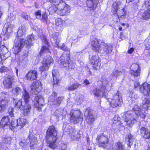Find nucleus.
Returning <instances> with one entry per match:
<instances>
[{"mask_svg":"<svg viewBox=\"0 0 150 150\" xmlns=\"http://www.w3.org/2000/svg\"><path fill=\"white\" fill-rule=\"evenodd\" d=\"M20 29H21L22 31L24 32V33L25 32L26 30V27L24 25L21 26V28Z\"/></svg>","mask_w":150,"mask_h":150,"instance_id":"e2e57ef3","label":"nucleus"},{"mask_svg":"<svg viewBox=\"0 0 150 150\" xmlns=\"http://www.w3.org/2000/svg\"><path fill=\"white\" fill-rule=\"evenodd\" d=\"M23 108L21 110L23 111V114L24 116H26L30 114L31 106L28 103H24L23 105Z\"/></svg>","mask_w":150,"mask_h":150,"instance_id":"393cba45","label":"nucleus"},{"mask_svg":"<svg viewBox=\"0 0 150 150\" xmlns=\"http://www.w3.org/2000/svg\"><path fill=\"white\" fill-rule=\"evenodd\" d=\"M103 52L104 54H110L111 53L112 49V45L110 44H104V45Z\"/></svg>","mask_w":150,"mask_h":150,"instance_id":"7c9ffc66","label":"nucleus"},{"mask_svg":"<svg viewBox=\"0 0 150 150\" xmlns=\"http://www.w3.org/2000/svg\"><path fill=\"white\" fill-rule=\"evenodd\" d=\"M70 12V8L68 5H66L62 10L57 12V14L61 16H65L69 14Z\"/></svg>","mask_w":150,"mask_h":150,"instance_id":"a878e982","label":"nucleus"},{"mask_svg":"<svg viewBox=\"0 0 150 150\" xmlns=\"http://www.w3.org/2000/svg\"><path fill=\"white\" fill-rule=\"evenodd\" d=\"M140 135L145 139L150 138V132L148 129L144 127H142L140 129Z\"/></svg>","mask_w":150,"mask_h":150,"instance_id":"412c9836","label":"nucleus"},{"mask_svg":"<svg viewBox=\"0 0 150 150\" xmlns=\"http://www.w3.org/2000/svg\"><path fill=\"white\" fill-rule=\"evenodd\" d=\"M40 38L42 42L44 43L45 44L47 45H48V42L45 35L42 34L41 36H40Z\"/></svg>","mask_w":150,"mask_h":150,"instance_id":"09e8293b","label":"nucleus"},{"mask_svg":"<svg viewBox=\"0 0 150 150\" xmlns=\"http://www.w3.org/2000/svg\"><path fill=\"white\" fill-rule=\"evenodd\" d=\"M13 109L11 108H9L8 110V112H9V115L11 117H12L13 116Z\"/></svg>","mask_w":150,"mask_h":150,"instance_id":"13d9d810","label":"nucleus"},{"mask_svg":"<svg viewBox=\"0 0 150 150\" xmlns=\"http://www.w3.org/2000/svg\"><path fill=\"white\" fill-rule=\"evenodd\" d=\"M7 69V67H1L0 70V72L2 73L6 71Z\"/></svg>","mask_w":150,"mask_h":150,"instance_id":"bf43d9fd","label":"nucleus"},{"mask_svg":"<svg viewBox=\"0 0 150 150\" xmlns=\"http://www.w3.org/2000/svg\"><path fill=\"white\" fill-rule=\"evenodd\" d=\"M113 150H126L124 145L121 142L115 143Z\"/></svg>","mask_w":150,"mask_h":150,"instance_id":"72a5a7b5","label":"nucleus"},{"mask_svg":"<svg viewBox=\"0 0 150 150\" xmlns=\"http://www.w3.org/2000/svg\"><path fill=\"white\" fill-rule=\"evenodd\" d=\"M65 21L60 18H58L56 20V25L60 27H62Z\"/></svg>","mask_w":150,"mask_h":150,"instance_id":"c03bdc74","label":"nucleus"},{"mask_svg":"<svg viewBox=\"0 0 150 150\" xmlns=\"http://www.w3.org/2000/svg\"><path fill=\"white\" fill-rule=\"evenodd\" d=\"M108 101L111 106L113 108L120 106L122 103V99L119 92L117 91L112 99L109 98Z\"/></svg>","mask_w":150,"mask_h":150,"instance_id":"39448f33","label":"nucleus"},{"mask_svg":"<svg viewBox=\"0 0 150 150\" xmlns=\"http://www.w3.org/2000/svg\"><path fill=\"white\" fill-rule=\"evenodd\" d=\"M69 54H63L60 58V62L63 67L66 69H69L72 68V64L70 63V60Z\"/></svg>","mask_w":150,"mask_h":150,"instance_id":"423d86ee","label":"nucleus"},{"mask_svg":"<svg viewBox=\"0 0 150 150\" xmlns=\"http://www.w3.org/2000/svg\"><path fill=\"white\" fill-rule=\"evenodd\" d=\"M4 140L5 141V143H8L11 140V138L10 137H7V138L4 139Z\"/></svg>","mask_w":150,"mask_h":150,"instance_id":"052dcab7","label":"nucleus"},{"mask_svg":"<svg viewBox=\"0 0 150 150\" xmlns=\"http://www.w3.org/2000/svg\"><path fill=\"white\" fill-rule=\"evenodd\" d=\"M140 91L144 95L150 96V85L144 83L140 87Z\"/></svg>","mask_w":150,"mask_h":150,"instance_id":"a211bd4d","label":"nucleus"},{"mask_svg":"<svg viewBox=\"0 0 150 150\" xmlns=\"http://www.w3.org/2000/svg\"><path fill=\"white\" fill-rule=\"evenodd\" d=\"M67 145L66 144L61 143L59 144L56 149L55 150H67Z\"/></svg>","mask_w":150,"mask_h":150,"instance_id":"49530a36","label":"nucleus"},{"mask_svg":"<svg viewBox=\"0 0 150 150\" xmlns=\"http://www.w3.org/2000/svg\"><path fill=\"white\" fill-rule=\"evenodd\" d=\"M21 17L26 20H28L30 17L25 13L23 12L21 14Z\"/></svg>","mask_w":150,"mask_h":150,"instance_id":"5fc2aeb1","label":"nucleus"},{"mask_svg":"<svg viewBox=\"0 0 150 150\" xmlns=\"http://www.w3.org/2000/svg\"><path fill=\"white\" fill-rule=\"evenodd\" d=\"M48 10L50 14H52L56 12L57 13V6L56 5L54 4H52L48 8Z\"/></svg>","mask_w":150,"mask_h":150,"instance_id":"4c0bfd02","label":"nucleus"},{"mask_svg":"<svg viewBox=\"0 0 150 150\" xmlns=\"http://www.w3.org/2000/svg\"><path fill=\"white\" fill-rule=\"evenodd\" d=\"M96 139L98 142V145L99 146L102 147L103 148H106L109 141L107 136L103 134L98 135Z\"/></svg>","mask_w":150,"mask_h":150,"instance_id":"1a4fd4ad","label":"nucleus"},{"mask_svg":"<svg viewBox=\"0 0 150 150\" xmlns=\"http://www.w3.org/2000/svg\"><path fill=\"white\" fill-rule=\"evenodd\" d=\"M49 52V49L47 47L43 46L40 51V53H47Z\"/></svg>","mask_w":150,"mask_h":150,"instance_id":"603ef678","label":"nucleus"},{"mask_svg":"<svg viewBox=\"0 0 150 150\" xmlns=\"http://www.w3.org/2000/svg\"><path fill=\"white\" fill-rule=\"evenodd\" d=\"M57 131L53 126H50L47 132L46 140L49 147L51 149H54L57 147L55 143L57 138Z\"/></svg>","mask_w":150,"mask_h":150,"instance_id":"7ed1b4c3","label":"nucleus"},{"mask_svg":"<svg viewBox=\"0 0 150 150\" xmlns=\"http://www.w3.org/2000/svg\"><path fill=\"white\" fill-rule=\"evenodd\" d=\"M62 1V0H49L50 2L54 3V4L56 5V6L61 2Z\"/></svg>","mask_w":150,"mask_h":150,"instance_id":"6e6d98bb","label":"nucleus"},{"mask_svg":"<svg viewBox=\"0 0 150 150\" xmlns=\"http://www.w3.org/2000/svg\"><path fill=\"white\" fill-rule=\"evenodd\" d=\"M57 5V12H58L59 11H60L61 10H62V9L64 8L66 6V5H67L66 4V3L63 1H62Z\"/></svg>","mask_w":150,"mask_h":150,"instance_id":"ea45409f","label":"nucleus"},{"mask_svg":"<svg viewBox=\"0 0 150 150\" xmlns=\"http://www.w3.org/2000/svg\"><path fill=\"white\" fill-rule=\"evenodd\" d=\"M38 76V72L37 71L30 70L25 75L26 79L28 81H33L36 80Z\"/></svg>","mask_w":150,"mask_h":150,"instance_id":"f3484780","label":"nucleus"},{"mask_svg":"<svg viewBox=\"0 0 150 150\" xmlns=\"http://www.w3.org/2000/svg\"><path fill=\"white\" fill-rule=\"evenodd\" d=\"M141 15L144 19L150 18V6H149L147 9L143 12H142Z\"/></svg>","mask_w":150,"mask_h":150,"instance_id":"2f4dec72","label":"nucleus"},{"mask_svg":"<svg viewBox=\"0 0 150 150\" xmlns=\"http://www.w3.org/2000/svg\"><path fill=\"white\" fill-rule=\"evenodd\" d=\"M28 140V139L26 140L24 138L21 139V141L19 143L20 145L23 147H25L29 143Z\"/></svg>","mask_w":150,"mask_h":150,"instance_id":"a18cd8bd","label":"nucleus"},{"mask_svg":"<svg viewBox=\"0 0 150 150\" xmlns=\"http://www.w3.org/2000/svg\"><path fill=\"white\" fill-rule=\"evenodd\" d=\"M62 50L66 51V50L67 49L66 48V47H65V45L63 43L62 44V45L61 46H59V47Z\"/></svg>","mask_w":150,"mask_h":150,"instance_id":"680f3d73","label":"nucleus"},{"mask_svg":"<svg viewBox=\"0 0 150 150\" xmlns=\"http://www.w3.org/2000/svg\"><path fill=\"white\" fill-rule=\"evenodd\" d=\"M92 49L96 52H99L100 49V44L98 40L94 38L91 42Z\"/></svg>","mask_w":150,"mask_h":150,"instance_id":"b1692460","label":"nucleus"},{"mask_svg":"<svg viewBox=\"0 0 150 150\" xmlns=\"http://www.w3.org/2000/svg\"><path fill=\"white\" fill-rule=\"evenodd\" d=\"M56 95V93L55 92L52 93V95L49 98L48 101L51 102L53 105L57 106L61 104L63 98V97H58L56 98L55 97Z\"/></svg>","mask_w":150,"mask_h":150,"instance_id":"ddd939ff","label":"nucleus"},{"mask_svg":"<svg viewBox=\"0 0 150 150\" xmlns=\"http://www.w3.org/2000/svg\"><path fill=\"white\" fill-rule=\"evenodd\" d=\"M15 26L13 24H11L8 26L6 28V31L4 34V37L8 38L10 35L11 33L12 32L13 29L14 28Z\"/></svg>","mask_w":150,"mask_h":150,"instance_id":"c756f323","label":"nucleus"},{"mask_svg":"<svg viewBox=\"0 0 150 150\" xmlns=\"http://www.w3.org/2000/svg\"><path fill=\"white\" fill-rule=\"evenodd\" d=\"M133 140V136L131 134L128 135L126 137L125 141L128 146L130 147L132 145Z\"/></svg>","mask_w":150,"mask_h":150,"instance_id":"c9c22d12","label":"nucleus"},{"mask_svg":"<svg viewBox=\"0 0 150 150\" xmlns=\"http://www.w3.org/2000/svg\"><path fill=\"white\" fill-rule=\"evenodd\" d=\"M81 112L79 110H72L70 113V119L71 122L74 124H76L79 122V120L81 119L80 117Z\"/></svg>","mask_w":150,"mask_h":150,"instance_id":"9d476101","label":"nucleus"},{"mask_svg":"<svg viewBox=\"0 0 150 150\" xmlns=\"http://www.w3.org/2000/svg\"><path fill=\"white\" fill-rule=\"evenodd\" d=\"M98 2V0H88L86 1V4L91 10H94L96 8Z\"/></svg>","mask_w":150,"mask_h":150,"instance_id":"5701e85b","label":"nucleus"},{"mask_svg":"<svg viewBox=\"0 0 150 150\" xmlns=\"http://www.w3.org/2000/svg\"><path fill=\"white\" fill-rule=\"evenodd\" d=\"M35 39L33 34L28 35L25 40L23 39L16 38L15 40V45L12 49L13 53L15 54H17L21 51L24 45L27 47H30L33 45L32 42Z\"/></svg>","mask_w":150,"mask_h":150,"instance_id":"f03ea898","label":"nucleus"},{"mask_svg":"<svg viewBox=\"0 0 150 150\" xmlns=\"http://www.w3.org/2000/svg\"><path fill=\"white\" fill-rule=\"evenodd\" d=\"M33 103L34 107L39 111H41V108L44 105V99L41 96H37L35 97Z\"/></svg>","mask_w":150,"mask_h":150,"instance_id":"9b49d317","label":"nucleus"},{"mask_svg":"<svg viewBox=\"0 0 150 150\" xmlns=\"http://www.w3.org/2000/svg\"><path fill=\"white\" fill-rule=\"evenodd\" d=\"M41 11L40 10H39L38 11H36L35 13V15L37 18L40 19L41 18L42 16Z\"/></svg>","mask_w":150,"mask_h":150,"instance_id":"3c124183","label":"nucleus"},{"mask_svg":"<svg viewBox=\"0 0 150 150\" xmlns=\"http://www.w3.org/2000/svg\"><path fill=\"white\" fill-rule=\"evenodd\" d=\"M43 61L50 67L54 63V60L50 56H47L45 57Z\"/></svg>","mask_w":150,"mask_h":150,"instance_id":"473e14b6","label":"nucleus"},{"mask_svg":"<svg viewBox=\"0 0 150 150\" xmlns=\"http://www.w3.org/2000/svg\"><path fill=\"white\" fill-rule=\"evenodd\" d=\"M24 102H23L21 100H20L16 102L15 105V107L17 108H19L20 110L23 109V105Z\"/></svg>","mask_w":150,"mask_h":150,"instance_id":"37998d69","label":"nucleus"},{"mask_svg":"<svg viewBox=\"0 0 150 150\" xmlns=\"http://www.w3.org/2000/svg\"><path fill=\"white\" fill-rule=\"evenodd\" d=\"M140 68L139 65L137 64H134L131 66V70L130 74L134 77H136L140 74Z\"/></svg>","mask_w":150,"mask_h":150,"instance_id":"6ab92c4d","label":"nucleus"},{"mask_svg":"<svg viewBox=\"0 0 150 150\" xmlns=\"http://www.w3.org/2000/svg\"><path fill=\"white\" fill-rule=\"evenodd\" d=\"M81 85V84H79L78 83H73L72 85H71L68 88V91H73L77 89Z\"/></svg>","mask_w":150,"mask_h":150,"instance_id":"79ce46f5","label":"nucleus"},{"mask_svg":"<svg viewBox=\"0 0 150 150\" xmlns=\"http://www.w3.org/2000/svg\"><path fill=\"white\" fill-rule=\"evenodd\" d=\"M15 122L14 121H11V126L12 128L10 127V129L13 131H16V127H18V129H21L27 123L26 120L25 119L21 118L17 120L15 124H13Z\"/></svg>","mask_w":150,"mask_h":150,"instance_id":"6e6552de","label":"nucleus"},{"mask_svg":"<svg viewBox=\"0 0 150 150\" xmlns=\"http://www.w3.org/2000/svg\"><path fill=\"white\" fill-rule=\"evenodd\" d=\"M90 62L93 65V69H97L101 64L100 58L97 55L93 56L90 59Z\"/></svg>","mask_w":150,"mask_h":150,"instance_id":"2eb2a0df","label":"nucleus"},{"mask_svg":"<svg viewBox=\"0 0 150 150\" xmlns=\"http://www.w3.org/2000/svg\"><path fill=\"white\" fill-rule=\"evenodd\" d=\"M139 85V83L138 82H135L134 83V86L135 88L137 87Z\"/></svg>","mask_w":150,"mask_h":150,"instance_id":"774afa93","label":"nucleus"},{"mask_svg":"<svg viewBox=\"0 0 150 150\" xmlns=\"http://www.w3.org/2000/svg\"><path fill=\"white\" fill-rule=\"evenodd\" d=\"M107 90L105 86H102L99 89L95 88L94 89L92 92L93 94L96 97H102L105 96L107 94Z\"/></svg>","mask_w":150,"mask_h":150,"instance_id":"f8f14e48","label":"nucleus"},{"mask_svg":"<svg viewBox=\"0 0 150 150\" xmlns=\"http://www.w3.org/2000/svg\"><path fill=\"white\" fill-rule=\"evenodd\" d=\"M142 105L140 108L137 105H134L133 110L122 113L121 116L124 121L125 124L128 126H131L137 121L138 117L144 119L145 117L144 113L146 112L149 107H150V100L149 98H145L143 100Z\"/></svg>","mask_w":150,"mask_h":150,"instance_id":"f257e3e1","label":"nucleus"},{"mask_svg":"<svg viewBox=\"0 0 150 150\" xmlns=\"http://www.w3.org/2000/svg\"><path fill=\"white\" fill-rule=\"evenodd\" d=\"M1 40H0V52L2 51V50H1V48H2V49H3V50H5V49H6V48L3 45H2L1 46Z\"/></svg>","mask_w":150,"mask_h":150,"instance_id":"69168bd1","label":"nucleus"},{"mask_svg":"<svg viewBox=\"0 0 150 150\" xmlns=\"http://www.w3.org/2000/svg\"><path fill=\"white\" fill-rule=\"evenodd\" d=\"M0 125L3 128L6 126H9V127L10 128V127L12 128L11 123L10 122V119L8 116L4 117L1 119L0 122Z\"/></svg>","mask_w":150,"mask_h":150,"instance_id":"4be33fe9","label":"nucleus"},{"mask_svg":"<svg viewBox=\"0 0 150 150\" xmlns=\"http://www.w3.org/2000/svg\"><path fill=\"white\" fill-rule=\"evenodd\" d=\"M21 89L19 87H16L13 88L12 90L13 94L15 96H17L21 93Z\"/></svg>","mask_w":150,"mask_h":150,"instance_id":"e433bc0d","label":"nucleus"},{"mask_svg":"<svg viewBox=\"0 0 150 150\" xmlns=\"http://www.w3.org/2000/svg\"><path fill=\"white\" fill-rule=\"evenodd\" d=\"M86 120L88 124H92L95 121V116L93 115V112L89 111L86 118Z\"/></svg>","mask_w":150,"mask_h":150,"instance_id":"cd10ccee","label":"nucleus"},{"mask_svg":"<svg viewBox=\"0 0 150 150\" xmlns=\"http://www.w3.org/2000/svg\"><path fill=\"white\" fill-rule=\"evenodd\" d=\"M9 97V93L6 92L0 93V111L4 109L7 106L8 101L7 99Z\"/></svg>","mask_w":150,"mask_h":150,"instance_id":"0eeeda50","label":"nucleus"},{"mask_svg":"<svg viewBox=\"0 0 150 150\" xmlns=\"http://www.w3.org/2000/svg\"><path fill=\"white\" fill-rule=\"evenodd\" d=\"M122 74V72L121 71L115 70L113 72L112 75L115 76L117 77L119 75H121Z\"/></svg>","mask_w":150,"mask_h":150,"instance_id":"864d4df0","label":"nucleus"},{"mask_svg":"<svg viewBox=\"0 0 150 150\" xmlns=\"http://www.w3.org/2000/svg\"><path fill=\"white\" fill-rule=\"evenodd\" d=\"M21 29H19L17 32V35L18 37H20L22 36L24 33H25L24 32L22 31Z\"/></svg>","mask_w":150,"mask_h":150,"instance_id":"4d7b16f0","label":"nucleus"},{"mask_svg":"<svg viewBox=\"0 0 150 150\" xmlns=\"http://www.w3.org/2000/svg\"><path fill=\"white\" fill-rule=\"evenodd\" d=\"M51 35L54 39V42L57 45V46L58 47H59V43L60 41V39L58 37L59 35L58 33L54 32Z\"/></svg>","mask_w":150,"mask_h":150,"instance_id":"f704fd0d","label":"nucleus"},{"mask_svg":"<svg viewBox=\"0 0 150 150\" xmlns=\"http://www.w3.org/2000/svg\"><path fill=\"white\" fill-rule=\"evenodd\" d=\"M83 82L85 85H88L90 83L89 81L87 79H85Z\"/></svg>","mask_w":150,"mask_h":150,"instance_id":"0e129e2a","label":"nucleus"},{"mask_svg":"<svg viewBox=\"0 0 150 150\" xmlns=\"http://www.w3.org/2000/svg\"><path fill=\"white\" fill-rule=\"evenodd\" d=\"M131 2H133L132 4L133 7L135 9H140L143 6L142 3L140 0H131Z\"/></svg>","mask_w":150,"mask_h":150,"instance_id":"c85d7f7f","label":"nucleus"},{"mask_svg":"<svg viewBox=\"0 0 150 150\" xmlns=\"http://www.w3.org/2000/svg\"><path fill=\"white\" fill-rule=\"evenodd\" d=\"M16 18V16L13 13H10L8 14V16L7 18V20L10 21H12L15 20Z\"/></svg>","mask_w":150,"mask_h":150,"instance_id":"8fccbe9b","label":"nucleus"},{"mask_svg":"<svg viewBox=\"0 0 150 150\" xmlns=\"http://www.w3.org/2000/svg\"><path fill=\"white\" fill-rule=\"evenodd\" d=\"M13 77L8 76L5 78L3 83L4 87L6 88H10L12 87V84L14 82Z\"/></svg>","mask_w":150,"mask_h":150,"instance_id":"dca6fc26","label":"nucleus"},{"mask_svg":"<svg viewBox=\"0 0 150 150\" xmlns=\"http://www.w3.org/2000/svg\"><path fill=\"white\" fill-rule=\"evenodd\" d=\"M28 140L30 142V147L31 149H33L37 146V138L32 134H30L28 137Z\"/></svg>","mask_w":150,"mask_h":150,"instance_id":"aec40b11","label":"nucleus"},{"mask_svg":"<svg viewBox=\"0 0 150 150\" xmlns=\"http://www.w3.org/2000/svg\"><path fill=\"white\" fill-rule=\"evenodd\" d=\"M121 2H117L114 3L112 5L113 11L115 12H117V13L118 18L124 19L126 17L127 12L124 8H122L121 9L118 10L121 8Z\"/></svg>","mask_w":150,"mask_h":150,"instance_id":"20e7f679","label":"nucleus"},{"mask_svg":"<svg viewBox=\"0 0 150 150\" xmlns=\"http://www.w3.org/2000/svg\"><path fill=\"white\" fill-rule=\"evenodd\" d=\"M50 67L49 66L42 61V65L39 67V70L41 71H43L47 70Z\"/></svg>","mask_w":150,"mask_h":150,"instance_id":"a19ab883","label":"nucleus"},{"mask_svg":"<svg viewBox=\"0 0 150 150\" xmlns=\"http://www.w3.org/2000/svg\"><path fill=\"white\" fill-rule=\"evenodd\" d=\"M52 73L53 78L54 85L58 84L60 79L59 72L57 70L53 69Z\"/></svg>","mask_w":150,"mask_h":150,"instance_id":"bb28decb","label":"nucleus"},{"mask_svg":"<svg viewBox=\"0 0 150 150\" xmlns=\"http://www.w3.org/2000/svg\"><path fill=\"white\" fill-rule=\"evenodd\" d=\"M23 97L25 101L24 103H28L30 99V96L29 94L26 90L24 89L23 92Z\"/></svg>","mask_w":150,"mask_h":150,"instance_id":"58836bf2","label":"nucleus"},{"mask_svg":"<svg viewBox=\"0 0 150 150\" xmlns=\"http://www.w3.org/2000/svg\"><path fill=\"white\" fill-rule=\"evenodd\" d=\"M41 84L39 81L34 82L31 86L30 93L33 94H37L42 89Z\"/></svg>","mask_w":150,"mask_h":150,"instance_id":"4468645a","label":"nucleus"},{"mask_svg":"<svg viewBox=\"0 0 150 150\" xmlns=\"http://www.w3.org/2000/svg\"><path fill=\"white\" fill-rule=\"evenodd\" d=\"M134 50V48H132L128 50V53L131 54L133 52Z\"/></svg>","mask_w":150,"mask_h":150,"instance_id":"338daca9","label":"nucleus"},{"mask_svg":"<svg viewBox=\"0 0 150 150\" xmlns=\"http://www.w3.org/2000/svg\"><path fill=\"white\" fill-rule=\"evenodd\" d=\"M40 19L42 21L47 23L48 21V17L47 14L45 13L42 14L41 18Z\"/></svg>","mask_w":150,"mask_h":150,"instance_id":"de8ad7c7","label":"nucleus"}]
</instances>
